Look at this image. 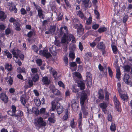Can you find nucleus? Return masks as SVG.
<instances>
[{"label": "nucleus", "instance_id": "aec40b11", "mask_svg": "<svg viewBox=\"0 0 132 132\" xmlns=\"http://www.w3.org/2000/svg\"><path fill=\"white\" fill-rule=\"evenodd\" d=\"M4 52L5 55L7 56L8 58L9 59H11L12 58V55L7 50H4Z\"/></svg>", "mask_w": 132, "mask_h": 132}, {"label": "nucleus", "instance_id": "a211bd4d", "mask_svg": "<svg viewBox=\"0 0 132 132\" xmlns=\"http://www.w3.org/2000/svg\"><path fill=\"white\" fill-rule=\"evenodd\" d=\"M78 86L79 87H80V89L83 90L84 89L85 84L84 82L81 81H79L78 82Z\"/></svg>", "mask_w": 132, "mask_h": 132}, {"label": "nucleus", "instance_id": "20e7f679", "mask_svg": "<svg viewBox=\"0 0 132 132\" xmlns=\"http://www.w3.org/2000/svg\"><path fill=\"white\" fill-rule=\"evenodd\" d=\"M86 81L87 82L88 87H90L92 84V76L90 73L87 72L86 73Z\"/></svg>", "mask_w": 132, "mask_h": 132}, {"label": "nucleus", "instance_id": "774afa93", "mask_svg": "<svg viewBox=\"0 0 132 132\" xmlns=\"http://www.w3.org/2000/svg\"><path fill=\"white\" fill-rule=\"evenodd\" d=\"M79 47L80 50L82 51L83 49V47L81 42H80L79 43Z\"/></svg>", "mask_w": 132, "mask_h": 132}, {"label": "nucleus", "instance_id": "9d476101", "mask_svg": "<svg viewBox=\"0 0 132 132\" xmlns=\"http://www.w3.org/2000/svg\"><path fill=\"white\" fill-rule=\"evenodd\" d=\"M16 107L14 105H13L11 107L12 111L9 110L8 111V113L12 116H15L16 111Z\"/></svg>", "mask_w": 132, "mask_h": 132}, {"label": "nucleus", "instance_id": "72a5a7b5", "mask_svg": "<svg viewBox=\"0 0 132 132\" xmlns=\"http://www.w3.org/2000/svg\"><path fill=\"white\" fill-rule=\"evenodd\" d=\"M112 49L114 53L116 54L118 53V50L116 46L115 45H112Z\"/></svg>", "mask_w": 132, "mask_h": 132}, {"label": "nucleus", "instance_id": "6e6552de", "mask_svg": "<svg viewBox=\"0 0 132 132\" xmlns=\"http://www.w3.org/2000/svg\"><path fill=\"white\" fill-rule=\"evenodd\" d=\"M39 54L47 58L50 57L51 56L50 53L48 52L46 50L40 51Z\"/></svg>", "mask_w": 132, "mask_h": 132}, {"label": "nucleus", "instance_id": "f3484780", "mask_svg": "<svg viewBox=\"0 0 132 132\" xmlns=\"http://www.w3.org/2000/svg\"><path fill=\"white\" fill-rule=\"evenodd\" d=\"M119 92L120 94V96L121 99L124 101H127L128 96L126 94H122L121 92H120L119 90Z\"/></svg>", "mask_w": 132, "mask_h": 132}, {"label": "nucleus", "instance_id": "f704fd0d", "mask_svg": "<svg viewBox=\"0 0 132 132\" xmlns=\"http://www.w3.org/2000/svg\"><path fill=\"white\" fill-rule=\"evenodd\" d=\"M110 129L112 131H114L116 129L115 124L113 123H112L110 127Z\"/></svg>", "mask_w": 132, "mask_h": 132}, {"label": "nucleus", "instance_id": "5701e85b", "mask_svg": "<svg viewBox=\"0 0 132 132\" xmlns=\"http://www.w3.org/2000/svg\"><path fill=\"white\" fill-rule=\"evenodd\" d=\"M6 69L8 71H11L12 69V67L11 64L7 63L5 64Z\"/></svg>", "mask_w": 132, "mask_h": 132}, {"label": "nucleus", "instance_id": "09e8293b", "mask_svg": "<svg viewBox=\"0 0 132 132\" xmlns=\"http://www.w3.org/2000/svg\"><path fill=\"white\" fill-rule=\"evenodd\" d=\"M23 115V113L21 111H18V112L17 114H15V116H22Z\"/></svg>", "mask_w": 132, "mask_h": 132}, {"label": "nucleus", "instance_id": "f8f14e48", "mask_svg": "<svg viewBox=\"0 0 132 132\" xmlns=\"http://www.w3.org/2000/svg\"><path fill=\"white\" fill-rule=\"evenodd\" d=\"M46 108H42L39 111V113L40 114H43L44 116H45L44 117L45 118H47L48 116V113L46 112Z\"/></svg>", "mask_w": 132, "mask_h": 132}, {"label": "nucleus", "instance_id": "c85d7f7f", "mask_svg": "<svg viewBox=\"0 0 132 132\" xmlns=\"http://www.w3.org/2000/svg\"><path fill=\"white\" fill-rule=\"evenodd\" d=\"M92 56V54L90 52H87L85 53V58L86 59H88L89 57Z\"/></svg>", "mask_w": 132, "mask_h": 132}, {"label": "nucleus", "instance_id": "5fc2aeb1", "mask_svg": "<svg viewBox=\"0 0 132 132\" xmlns=\"http://www.w3.org/2000/svg\"><path fill=\"white\" fill-rule=\"evenodd\" d=\"M58 96V97L56 99V100L57 101H61L63 97V96L62 94Z\"/></svg>", "mask_w": 132, "mask_h": 132}, {"label": "nucleus", "instance_id": "f257e3e1", "mask_svg": "<svg viewBox=\"0 0 132 132\" xmlns=\"http://www.w3.org/2000/svg\"><path fill=\"white\" fill-rule=\"evenodd\" d=\"M68 29L67 27L65 26L61 27L60 29V33H59L58 36L60 37L61 35H63V36L62 38L61 42L63 43L68 44L70 40H71L73 43L76 42L75 39L73 36L71 34H70L68 36H67V33Z\"/></svg>", "mask_w": 132, "mask_h": 132}, {"label": "nucleus", "instance_id": "37998d69", "mask_svg": "<svg viewBox=\"0 0 132 132\" xmlns=\"http://www.w3.org/2000/svg\"><path fill=\"white\" fill-rule=\"evenodd\" d=\"M35 102L36 105L38 106H40L41 103V101L39 99H38L35 100Z\"/></svg>", "mask_w": 132, "mask_h": 132}, {"label": "nucleus", "instance_id": "4468645a", "mask_svg": "<svg viewBox=\"0 0 132 132\" xmlns=\"http://www.w3.org/2000/svg\"><path fill=\"white\" fill-rule=\"evenodd\" d=\"M42 81L44 84L45 85L49 84L50 82V80L47 77H43L42 79Z\"/></svg>", "mask_w": 132, "mask_h": 132}, {"label": "nucleus", "instance_id": "7ed1b4c3", "mask_svg": "<svg viewBox=\"0 0 132 132\" xmlns=\"http://www.w3.org/2000/svg\"><path fill=\"white\" fill-rule=\"evenodd\" d=\"M34 123L36 126H45L46 125V123L44 121L43 118L40 117L35 118L34 120Z\"/></svg>", "mask_w": 132, "mask_h": 132}, {"label": "nucleus", "instance_id": "338daca9", "mask_svg": "<svg viewBox=\"0 0 132 132\" xmlns=\"http://www.w3.org/2000/svg\"><path fill=\"white\" fill-rule=\"evenodd\" d=\"M31 71L33 74L36 73L37 72V69L36 68H32L31 69Z\"/></svg>", "mask_w": 132, "mask_h": 132}, {"label": "nucleus", "instance_id": "7c9ffc66", "mask_svg": "<svg viewBox=\"0 0 132 132\" xmlns=\"http://www.w3.org/2000/svg\"><path fill=\"white\" fill-rule=\"evenodd\" d=\"M38 13L39 17L41 18H43V12L41 9H39L38 10Z\"/></svg>", "mask_w": 132, "mask_h": 132}, {"label": "nucleus", "instance_id": "052dcab7", "mask_svg": "<svg viewBox=\"0 0 132 132\" xmlns=\"http://www.w3.org/2000/svg\"><path fill=\"white\" fill-rule=\"evenodd\" d=\"M36 62L39 66H40L42 64V61L40 59H37L36 60Z\"/></svg>", "mask_w": 132, "mask_h": 132}, {"label": "nucleus", "instance_id": "79ce46f5", "mask_svg": "<svg viewBox=\"0 0 132 132\" xmlns=\"http://www.w3.org/2000/svg\"><path fill=\"white\" fill-rule=\"evenodd\" d=\"M92 22V17L90 15L89 18H88L86 20V23L88 25H89L91 24Z\"/></svg>", "mask_w": 132, "mask_h": 132}, {"label": "nucleus", "instance_id": "a18cd8bd", "mask_svg": "<svg viewBox=\"0 0 132 132\" xmlns=\"http://www.w3.org/2000/svg\"><path fill=\"white\" fill-rule=\"evenodd\" d=\"M123 68L127 72L129 71L130 69V67L128 65L125 66Z\"/></svg>", "mask_w": 132, "mask_h": 132}, {"label": "nucleus", "instance_id": "c9c22d12", "mask_svg": "<svg viewBox=\"0 0 132 132\" xmlns=\"http://www.w3.org/2000/svg\"><path fill=\"white\" fill-rule=\"evenodd\" d=\"M39 78V77L38 75L37 74H36L33 76L32 79L34 82H36L38 80Z\"/></svg>", "mask_w": 132, "mask_h": 132}, {"label": "nucleus", "instance_id": "bf43d9fd", "mask_svg": "<svg viewBox=\"0 0 132 132\" xmlns=\"http://www.w3.org/2000/svg\"><path fill=\"white\" fill-rule=\"evenodd\" d=\"M64 1L66 4V6L70 8L71 7V5L68 1L67 0H65Z\"/></svg>", "mask_w": 132, "mask_h": 132}, {"label": "nucleus", "instance_id": "1a4fd4ad", "mask_svg": "<svg viewBox=\"0 0 132 132\" xmlns=\"http://www.w3.org/2000/svg\"><path fill=\"white\" fill-rule=\"evenodd\" d=\"M14 57H15L16 59H18L20 53V51L17 49L14 48L11 51Z\"/></svg>", "mask_w": 132, "mask_h": 132}, {"label": "nucleus", "instance_id": "cd10ccee", "mask_svg": "<svg viewBox=\"0 0 132 132\" xmlns=\"http://www.w3.org/2000/svg\"><path fill=\"white\" fill-rule=\"evenodd\" d=\"M100 38H96L95 41L92 43H90V45L92 47H94L96 45V41H99L100 40Z\"/></svg>", "mask_w": 132, "mask_h": 132}, {"label": "nucleus", "instance_id": "c03bdc74", "mask_svg": "<svg viewBox=\"0 0 132 132\" xmlns=\"http://www.w3.org/2000/svg\"><path fill=\"white\" fill-rule=\"evenodd\" d=\"M17 71L19 73L24 72H25V69L24 68H21L20 67L17 68Z\"/></svg>", "mask_w": 132, "mask_h": 132}, {"label": "nucleus", "instance_id": "de8ad7c7", "mask_svg": "<svg viewBox=\"0 0 132 132\" xmlns=\"http://www.w3.org/2000/svg\"><path fill=\"white\" fill-rule=\"evenodd\" d=\"M48 120L51 123H54L55 122V120L54 117H50L48 118Z\"/></svg>", "mask_w": 132, "mask_h": 132}, {"label": "nucleus", "instance_id": "8fccbe9b", "mask_svg": "<svg viewBox=\"0 0 132 132\" xmlns=\"http://www.w3.org/2000/svg\"><path fill=\"white\" fill-rule=\"evenodd\" d=\"M108 69L109 73V74L110 75V76L111 77H112L113 75V72H112L111 69L109 67H108Z\"/></svg>", "mask_w": 132, "mask_h": 132}, {"label": "nucleus", "instance_id": "3c124183", "mask_svg": "<svg viewBox=\"0 0 132 132\" xmlns=\"http://www.w3.org/2000/svg\"><path fill=\"white\" fill-rule=\"evenodd\" d=\"M58 85L60 87H62L63 88H65V86L62 81H59L58 82Z\"/></svg>", "mask_w": 132, "mask_h": 132}, {"label": "nucleus", "instance_id": "39448f33", "mask_svg": "<svg viewBox=\"0 0 132 132\" xmlns=\"http://www.w3.org/2000/svg\"><path fill=\"white\" fill-rule=\"evenodd\" d=\"M113 101L115 107L117 109V111L118 112L120 111V104L118 100L117 99L116 96V95H114L113 97Z\"/></svg>", "mask_w": 132, "mask_h": 132}, {"label": "nucleus", "instance_id": "412c9836", "mask_svg": "<svg viewBox=\"0 0 132 132\" xmlns=\"http://www.w3.org/2000/svg\"><path fill=\"white\" fill-rule=\"evenodd\" d=\"M6 18V16L4 14V13L2 11L0 12V19L1 21H3Z\"/></svg>", "mask_w": 132, "mask_h": 132}, {"label": "nucleus", "instance_id": "a19ab883", "mask_svg": "<svg viewBox=\"0 0 132 132\" xmlns=\"http://www.w3.org/2000/svg\"><path fill=\"white\" fill-rule=\"evenodd\" d=\"M65 113L63 117V119L64 120H67L68 118V111L65 110Z\"/></svg>", "mask_w": 132, "mask_h": 132}, {"label": "nucleus", "instance_id": "4be33fe9", "mask_svg": "<svg viewBox=\"0 0 132 132\" xmlns=\"http://www.w3.org/2000/svg\"><path fill=\"white\" fill-rule=\"evenodd\" d=\"M77 14L81 19L84 20L86 19V17L84 15L82 12L80 11H78L77 12Z\"/></svg>", "mask_w": 132, "mask_h": 132}, {"label": "nucleus", "instance_id": "393cba45", "mask_svg": "<svg viewBox=\"0 0 132 132\" xmlns=\"http://www.w3.org/2000/svg\"><path fill=\"white\" fill-rule=\"evenodd\" d=\"M97 47L98 48L100 49H104L105 48V46L102 42L99 43L98 44Z\"/></svg>", "mask_w": 132, "mask_h": 132}, {"label": "nucleus", "instance_id": "0eeeda50", "mask_svg": "<svg viewBox=\"0 0 132 132\" xmlns=\"http://www.w3.org/2000/svg\"><path fill=\"white\" fill-rule=\"evenodd\" d=\"M82 113L81 112H80L79 114V118L78 119V122L79 128L81 131L82 130Z\"/></svg>", "mask_w": 132, "mask_h": 132}, {"label": "nucleus", "instance_id": "2eb2a0df", "mask_svg": "<svg viewBox=\"0 0 132 132\" xmlns=\"http://www.w3.org/2000/svg\"><path fill=\"white\" fill-rule=\"evenodd\" d=\"M47 69L52 74L54 78H56V76L57 73L55 70L54 69L50 67H48L47 68Z\"/></svg>", "mask_w": 132, "mask_h": 132}, {"label": "nucleus", "instance_id": "473e14b6", "mask_svg": "<svg viewBox=\"0 0 132 132\" xmlns=\"http://www.w3.org/2000/svg\"><path fill=\"white\" fill-rule=\"evenodd\" d=\"M24 95H23L20 97V101L22 104L24 105L26 102L27 101L26 100H25L24 97Z\"/></svg>", "mask_w": 132, "mask_h": 132}, {"label": "nucleus", "instance_id": "13d9d810", "mask_svg": "<svg viewBox=\"0 0 132 132\" xmlns=\"http://www.w3.org/2000/svg\"><path fill=\"white\" fill-rule=\"evenodd\" d=\"M70 125L71 128H75V125L74 120H73L71 121Z\"/></svg>", "mask_w": 132, "mask_h": 132}, {"label": "nucleus", "instance_id": "6ab92c4d", "mask_svg": "<svg viewBox=\"0 0 132 132\" xmlns=\"http://www.w3.org/2000/svg\"><path fill=\"white\" fill-rule=\"evenodd\" d=\"M59 12H56V14L58 15V21L62 19L63 13L61 12V10L60 9L59 10Z\"/></svg>", "mask_w": 132, "mask_h": 132}, {"label": "nucleus", "instance_id": "a878e982", "mask_svg": "<svg viewBox=\"0 0 132 132\" xmlns=\"http://www.w3.org/2000/svg\"><path fill=\"white\" fill-rule=\"evenodd\" d=\"M130 76L127 74H125L124 76L123 80L127 84L128 83V80Z\"/></svg>", "mask_w": 132, "mask_h": 132}, {"label": "nucleus", "instance_id": "e2e57ef3", "mask_svg": "<svg viewBox=\"0 0 132 132\" xmlns=\"http://www.w3.org/2000/svg\"><path fill=\"white\" fill-rule=\"evenodd\" d=\"M70 64L71 66L70 68L77 67L76 64L75 62H73L70 63Z\"/></svg>", "mask_w": 132, "mask_h": 132}, {"label": "nucleus", "instance_id": "6e6d98bb", "mask_svg": "<svg viewBox=\"0 0 132 132\" xmlns=\"http://www.w3.org/2000/svg\"><path fill=\"white\" fill-rule=\"evenodd\" d=\"M99 26L98 24H93L92 25V28L93 29L96 30L99 27Z\"/></svg>", "mask_w": 132, "mask_h": 132}, {"label": "nucleus", "instance_id": "f03ea898", "mask_svg": "<svg viewBox=\"0 0 132 132\" xmlns=\"http://www.w3.org/2000/svg\"><path fill=\"white\" fill-rule=\"evenodd\" d=\"M87 95L86 93H82L80 99V103L81 106V111L83 113L84 117L86 118L87 115L88 111V109L87 106H85L84 104L87 102Z\"/></svg>", "mask_w": 132, "mask_h": 132}, {"label": "nucleus", "instance_id": "49530a36", "mask_svg": "<svg viewBox=\"0 0 132 132\" xmlns=\"http://www.w3.org/2000/svg\"><path fill=\"white\" fill-rule=\"evenodd\" d=\"M32 112L35 114L37 115L39 113V111L36 108H33L32 109Z\"/></svg>", "mask_w": 132, "mask_h": 132}, {"label": "nucleus", "instance_id": "423d86ee", "mask_svg": "<svg viewBox=\"0 0 132 132\" xmlns=\"http://www.w3.org/2000/svg\"><path fill=\"white\" fill-rule=\"evenodd\" d=\"M74 28L77 29V31L78 34L81 35L84 29L82 28V26L81 24H76L74 26Z\"/></svg>", "mask_w": 132, "mask_h": 132}, {"label": "nucleus", "instance_id": "2f4dec72", "mask_svg": "<svg viewBox=\"0 0 132 132\" xmlns=\"http://www.w3.org/2000/svg\"><path fill=\"white\" fill-rule=\"evenodd\" d=\"M55 27L54 26H52L51 27L50 29V31L51 33L53 35H56V34L54 33V32L55 30ZM57 34V33L56 35Z\"/></svg>", "mask_w": 132, "mask_h": 132}, {"label": "nucleus", "instance_id": "9b49d317", "mask_svg": "<svg viewBox=\"0 0 132 132\" xmlns=\"http://www.w3.org/2000/svg\"><path fill=\"white\" fill-rule=\"evenodd\" d=\"M64 110L63 107L60 105L59 104H57L56 111L57 113L60 114L62 113Z\"/></svg>", "mask_w": 132, "mask_h": 132}, {"label": "nucleus", "instance_id": "4c0bfd02", "mask_svg": "<svg viewBox=\"0 0 132 132\" xmlns=\"http://www.w3.org/2000/svg\"><path fill=\"white\" fill-rule=\"evenodd\" d=\"M106 28L105 27H102L100 28L98 30V32L99 33L103 32L106 31Z\"/></svg>", "mask_w": 132, "mask_h": 132}, {"label": "nucleus", "instance_id": "e433bc0d", "mask_svg": "<svg viewBox=\"0 0 132 132\" xmlns=\"http://www.w3.org/2000/svg\"><path fill=\"white\" fill-rule=\"evenodd\" d=\"M16 30L18 31L20 30L21 29L20 26L19 24L17 22H16L14 24Z\"/></svg>", "mask_w": 132, "mask_h": 132}, {"label": "nucleus", "instance_id": "c756f323", "mask_svg": "<svg viewBox=\"0 0 132 132\" xmlns=\"http://www.w3.org/2000/svg\"><path fill=\"white\" fill-rule=\"evenodd\" d=\"M99 97L98 98L100 99H102L104 98L103 93L102 90H100L98 93Z\"/></svg>", "mask_w": 132, "mask_h": 132}, {"label": "nucleus", "instance_id": "ea45409f", "mask_svg": "<svg viewBox=\"0 0 132 132\" xmlns=\"http://www.w3.org/2000/svg\"><path fill=\"white\" fill-rule=\"evenodd\" d=\"M100 106L102 109L106 108L107 105L106 103H102L100 104Z\"/></svg>", "mask_w": 132, "mask_h": 132}, {"label": "nucleus", "instance_id": "58836bf2", "mask_svg": "<svg viewBox=\"0 0 132 132\" xmlns=\"http://www.w3.org/2000/svg\"><path fill=\"white\" fill-rule=\"evenodd\" d=\"M116 77L119 79L120 78V70L119 68H117L116 69Z\"/></svg>", "mask_w": 132, "mask_h": 132}, {"label": "nucleus", "instance_id": "bb28decb", "mask_svg": "<svg viewBox=\"0 0 132 132\" xmlns=\"http://www.w3.org/2000/svg\"><path fill=\"white\" fill-rule=\"evenodd\" d=\"M53 92L54 94L57 96H59L61 94L60 91L57 89H54L53 90Z\"/></svg>", "mask_w": 132, "mask_h": 132}, {"label": "nucleus", "instance_id": "864d4df0", "mask_svg": "<svg viewBox=\"0 0 132 132\" xmlns=\"http://www.w3.org/2000/svg\"><path fill=\"white\" fill-rule=\"evenodd\" d=\"M16 2H12V5H11V6L10 8H16Z\"/></svg>", "mask_w": 132, "mask_h": 132}, {"label": "nucleus", "instance_id": "69168bd1", "mask_svg": "<svg viewBox=\"0 0 132 132\" xmlns=\"http://www.w3.org/2000/svg\"><path fill=\"white\" fill-rule=\"evenodd\" d=\"M71 106L72 108L73 109V108L74 109L76 108H78L79 106L78 104V103H76L75 104H71Z\"/></svg>", "mask_w": 132, "mask_h": 132}, {"label": "nucleus", "instance_id": "680f3d73", "mask_svg": "<svg viewBox=\"0 0 132 132\" xmlns=\"http://www.w3.org/2000/svg\"><path fill=\"white\" fill-rule=\"evenodd\" d=\"M64 61L65 64L66 65H67L68 64V58L67 56H65L64 57Z\"/></svg>", "mask_w": 132, "mask_h": 132}, {"label": "nucleus", "instance_id": "ddd939ff", "mask_svg": "<svg viewBox=\"0 0 132 132\" xmlns=\"http://www.w3.org/2000/svg\"><path fill=\"white\" fill-rule=\"evenodd\" d=\"M0 98L5 103L7 102L8 97L5 94L2 93L0 95Z\"/></svg>", "mask_w": 132, "mask_h": 132}, {"label": "nucleus", "instance_id": "0e129e2a", "mask_svg": "<svg viewBox=\"0 0 132 132\" xmlns=\"http://www.w3.org/2000/svg\"><path fill=\"white\" fill-rule=\"evenodd\" d=\"M69 56L71 58L74 59L75 57V55L73 52H71L69 54Z\"/></svg>", "mask_w": 132, "mask_h": 132}, {"label": "nucleus", "instance_id": "b1692460", "mask_svg": "<svg viewBox=\"0 0 132 132\" xmlns=\"http://www.w3.org/2000/svg\"><path fill=\"white\" fill-rule=\"evenodd\" d=\"M52 107L50 109V111H54L55 110L56 106V104L54 101H53L51 102Z\"/></svg>", "mask_w": 132, "mask_h": 132}, {"label": "nucleus", "instance_id": "603ef678", "mask_svg": "<svg viewBox=\"0 0 132 132\" xmlns=\"http://www.w3.org/2000/svg\"><path fill=\"white\" fill-rule=\"evenodd\" d=\"M32 49L34 50L36 53H37L38 49V47L35 45H34L32 47Z\"/></svg>", "mask_w": 132, "mask_h": 132}, {"label": "nucleus", "instance_id": "dca6fc26", "mask_svg": "<svg viewBox=\"0 0 132 132\" xmlns=\"http://www.w3.org/2000/svg\"><path fill=\"white\" fill-rule=\"evenodd\" d=\"M9 73L7 74V77L5 78L6 81L10 85H12L13 82V79L11 76H9Z\"/></svg>", "mask_w": 132, "mask_h": 132}, {"label": "nucleus", "instance_id": "4d7b16f0", "mask_svg": "<svg viewBox=\"0 0 132 132\" xmlns=\"http://www.w3.org/2000/svg\"><path fill=\"white\" fill-rule=\"evenodd\" d=\"M73 74L75 76L78 77H81V75L80 73L77 72H75L73 73Z\"/></svg>", "mask_w": 132, "mask_h": 132}]
</instances>
